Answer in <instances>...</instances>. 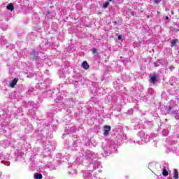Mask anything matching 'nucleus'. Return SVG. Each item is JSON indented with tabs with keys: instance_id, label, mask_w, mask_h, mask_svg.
<instances>
[{
	"instance_id": "1",
	"label": "nucleus",
	"mask_w": 179,
	"mask_h": 179,
	"mask_svg": "<svg viewBox=\"0 0 179 179\" xmlns=\"http://www.w3.org/2000/svg\"><path fill=\"white\" fill-rule=\"evenodd\" d=\"M83 156L84 157V159L86 160L87 163H89L90 164L93 163V160L94 159H97V154L90 150H87L85 152H83Z\"/></svg>"
},
{
	"instance_id": "2",
	"label": "nucleus",
	"mask_w": 179,
	"mask_h": 179,
	"mask_svg": "<svg viewBox=\"0 0 179 179\" xmlns=\"http://www.w3.org/2000/svg\"><path fill=\"white\" fill-rule=\"evenodd\" d=\"M138 136L141 138L142 142H145V143H148V142H150V135L145 134L143 131H140L137 134Z\"/></svg>"
},
{
	"instance_id": "3",
	"label": "nucleus",
	"mask_w": 179,
	"mask_h": 179,
	"mask_svg": "<svg viewBox=\"0 0 179 179\" xmlns=\"http://www.w3.org/2000/svg\"><path fill=\"white\" fill-rule=\"evenodd\" d=\"M161 129L164 128L162 131V136H167L169 134H170V129H171V127L169 124H160Z\"/></svg>"
},
{
	"instance_id": "4",
	"label": "nucleus",
	"mask_w": 179,
	"mask_h": 179,
	"mask_svg": "<svg viewBox=\"0 0 179 179\" xmlns=\"http://www.w3.org/2000/svg\"><path fill=\"white\" fill-rule=\"evenodd\" d=\"M0 160H1V163H3V164H4L5 166H9V164H10V163L8 162V160H9V156L3 155L1 151Z\"/></svg>"
},
{
	"instance_id": "5",
	"label": "nucleus",
	"mask_w": 179,
	"mask_h": 179,
	"mask_svg": "<svg viewBox=\"0 0 179 179\" xmlns=\"http://www.w3.org/2000/svg\"><path fill=\"white\" fill-rule=\"evenodd\" d=\"M161 169L162 170V174L164 177H167L169 176V164L164 163L161 166Z\"/></svg>"
},
{
	"instance_id": "6",
	"label": "nucleus",
	"mask_w": 179,
	"mask_h": 179,
	"mask_svg": "<svg viewBox=\"0 0 179 179\" xmlns=\"http://www.w3.org/2000/svg\"><path fill=\"white\" fill-rule=\"evenodd\" d=\"M173 110H171L169 106H165L162 108V113L164 115H167V114H173Z\"/></svg>"
},
{
	"instance_id": "7",
	"label": "nucleus",
	"mask_w": 179,
	"mask_h": 179,
	"mask_svg": "<svg viewBox=\"0 0 179 179\" xmlns=\"http://www.w3.org/2000/svg\"><path fill=\"white\" fill-rule=\"evenodd\" d=\"M133 124H135L134 125V129H141V120L138 118H135L132 120Z\"/></svg>"
},
{
	"instance_id": "8",
	"label": "nucleus",
	"mask_w": 179,
	"mask_h": 179,
	"mask_svg": "<svg viewBox=\"0 0 179 179\" xmlns=\"http://www.w3.org/2000/svg\"><path fill=\"white\" fill-rule=\"evenodd\" d=\"M110 131H111V127L108 125L103 127V135H105V136L110 135Z\"/></svg>"
},
{
	"instance_id": "9",
	"label": "nucleus",
	"mask_w": 179,
	"mask_h": 179,
	"mask_svg": "<svg viewBox=\"0 0 179 179\" xmlns=\"http://www.w3.org/2000/svg\"><path fill=\"white\" fill-rule=\"evenodd\" d=\"M85 160V157L83 155H80V157H77L76 161H75V163L76 164H82V163H83Z\"/></svg>"
},
{
	"instance_id": "10",
	"label": "nucleus",
	"mask_w": 179,
	"mask_h": 179,
	"mask_svg": "<svg viewBox=\"0 0 179 179\" xmlns=\"http://www.w3.org/2000/svg\"><path fill=\"white\" fill-rule=\"evenodd\" d=\"M133 76H134V74H130L129 76H122V80H124V82H129V80L132 79Z\"/></svg>"
},
{
	"instance_id": "11",
	"label": "nucleus",
	"mask_w": 179,
	"mask_h": 179,
	"mask_svg": "<svg viewBox=\"0 0 179 179\" xmlns=\"http://www.w3.org/2000/svg\"><path fill=\"white\" fill-rule=\"evenodd\" d=\"M34 129L33 124H28L25 128V134H30Z\"/></svg>"
},
{
	"instance_id": "12",
	"label": "nucleus",
	"mask_w": 179,
	"mask_h": 179,
	"mask_svg": "<svg viewBox=\"0 0 179 179\" xmlns=\"http://www.w3.org/2000/svg\"><path fill=\"white\" fill-rule=\"evenodd\" d=\"M31 56L34 59H38V52L32 50L31 52Z\"/></svg>"
},
{
	"instance_id": "13",
	"label": "nucleus",
	"mask_w": 179,
	"mask_h": 179,
	"mask_svg": "<svg viewBox=\"0 0 179 179\" xmlns=\"http://www.w3.org/2000/svg\"><path fill=\"white\" fill-rule=\"evenodd\" d=\"M168 106L171 108L172 111H174V108L177 107V103H176V101L171 100Z\"/></svg>"
},
{
	"instance_id": "14",
	"label": "nucleus",
	"mask_w": 179,
	"mask_h": 179,
	"mask_svg": "<svg viewBox=\"0 0 179 179\" xmlns=\"http://www.w3.org/2000/svg\"><path fill=\"white\" fill-rule=\"evenodd\" d=\"M19 82V78H14L10 83V87H15L16 86V83Z\"/></svg>"
},
{
	"instance_id": "15",
	"label": "nucleus",
	"mask_w": 179,
	"mask_h": 179,
	"mask_svg": "<svg viewBox=\"0 0 179 179\" xmlns=\"http://www.w3.org/2000/svg\"><path fill=\"white\" fill-rule=\"evenodd\" d=\"M93 167L94 170H96V169H100V167H101V164L99 161H95L94 162Z\"/></svg>"
},
{
	"instance_id": "16",
	"label": "nucleus",
	"mask_w": 179,
	"mask_h": 179,
	"mask_svg": "<svg viewBox=\"0 0 179 179\" xmlns=\"http://www.w3.org/2000/svg\"><path fill=\"white\" fill-rule=\"evenodd\" d=\"M171 114L173 115V117H174L176 120H179V110L172 112Z\"/></svg>"
},
{
	"instance_id": "17",
	"label": "nucleus",
	"mask_w": 179,
	"mask_h": 179,
	"mask_svg": "<svg viewBox=\"0 0 179 179\" xmlns=\"http://www.w3.org/2000/svg\"><path fill=\"white\" fill-rule=\"evenodd\" d=\"M150 82L151 83H155L156 82H157V75L151 76Z\"/></svg>"
},
{
	"instance_id": "18",
	"label": "nucleus",
	"mask_w": 179,
	"mask_h": 179,
	"mask_svg": "<svg viewBox=\"0 0 179 179\" xmlns=\"http://www.w3.org/2000/svg\"><path fill=\"white\" fill-rule=\"evenodd\" d=\"M82 66L84 69H89L90 66H89V64H87V62L84 61L82 64Z\"/></svg>"
},
{
	"instance_id": "19",
	"label": "nucleus",
	"mask_w": 179,
	"mask_h": 179,
	"mask_svg": "<svg viewBox=\"0 0 179 179\" xmlns=\"http://www.w3.org/2000/svg\"><path fill=\"white\" fill-rule=\"evenodd\" d=\"M47 167L49 168L50 170H55V165L52 164L51 162L47 164Z\"/></svg>"
},
{
	"instance_id": "20",
	"label": "nucleus",
	"mask_w": 179,
	"mask_h": 179,
	"mask_svg": "<svg viewBox=\"0 0 179 179\" xmlns=\"http://www.w3.org/2000/svg\"><path fill=\"white\" fill-rule=\"evenodd\" d=\"M34 179H42L43 175L41 173H36L34 176Z\"/></svg>"
},
{
	"instance_id": "21",
	"label": "nucleus",
	"mask_w": 179,
	"mask_h": 179,
	"mask_svg": "<svg viewBox=\"0 0 179 179\" xmlns=\"http://www.w3.org/2000/svg\"><path fill=\"white\" fill-rule=\"evenodd\" d=\"M8 10H10L11 12H13V10H15V7H13V4H12V3H9L7 6H6Z\"/></svg>"
},
{
	"instance_id": "22",
	"label": "nucleus",
	"mask_w": 179,
	"mask_h": 179,
	"mask_svg": "<svg viewBox=\"0 0 179 179\" xmlns=\"http://www.w3.org/2000/svg\"><path fill=\"white\" fill-rule=\"evenodd\" d=\"M173 178L174 179H178L179 178L178 171H177V169H174V171H173Z\"/></svg>"
},
{
	"instance_id": "23",
	"label": "nucleus",
	"mask_w": 179,
	"mask_h": 179,
	"mask_svg": "<svg viewBox=\"0 0 179 179\" xmlns=\"http://www.w3.org/2000/svg\"><path fill=\"white\" fill-rule=\"evenodd\" d=\"M178 43V39H173L171 41V47H174Z\"/></svg>"
},
{
	"instance_id": "24",
	"label": "nucleus",
	"mask_w": 179,
	"mask_h": 179,
	"mask_svg": "<svg viewBox=\"0 0 179 179\" xmlns=\"http://www.w3.org/2000/svg\"><path fill=\"white\" fill-rule=\"evenodd\" d=\"M25 155H26V154H24V152H22V150H18L17 151V156L19 157H23Z\"/></svg>"
},
{
	"instance_id": "25",
	"label": "nucleus",
	"mask_w": 179,
	"mask_h": 179,
	"mask_svg": "<svg viewBox=\"0 0 179 179\" xmlns=\"http://www.w3.org/2000/svg\"><path fill=\"white\" fill-rule=\"evenodd\" d=\"M148 94H150L151 96H153L155 94V91L152 88L148 89Z\"/></svg>"
},
{
	"instance_id": "26",
	"label": "nucleus",
	"mask_w": 179,
	"mask_h": 179,
	"mask_svg": "<svg viewBox=\"0 0 179 179\" xmlns=\"http://www.w3.org/2000/svg\"><path fill=\"white\" fill-rule=\"evenodd\" d=\"M57 107L61 108V107H64V103H62V102H57Z\"/></svg>"
},
{
	"instance_id": "27",
	"label": "nucleus",
	"mask_w": 179,
	"mask_h": 179,
	"mask_svg": "<svg viewBox=\"0 0 179 179\" xmlns=\"http://www.w3.org/2000/svg\"><path fill=\"white\" fill-rule=\"evenodd\" d=\"M176 141H177V136L172 137V141H171V143H169L170 145H173V142H174V143H175Z\"/></svg>"
},
{
	"instance_id": "28",
	"label": "nucleus",
	"mask_w": 179,
	"mask_h": 179,
	"mask_svg": "<svg viewBox=\"0 0 179 179\" xmlns=\"http://www.w3.org/2000/svg\"><path fill=\"white\" fill-rule=\"evenodd\" d=\"M108 5H110V2L106 1L105 3H103L102 8H108Z\"/></svg>"
},
{
	"instance_id": "29",
	"label": "nucleus",
	"mask_w": 179,
	"mask_h": 179,
	"mask_svg": "<svg viewBox=\"0 0 179 179\" xmlns=\"http://www.w3.org/2000/svg\"><path fill=\"white\" fill-rule=\"evenodd\" d=\"M0 43L2 45H6V41L4 39H1Z\"/></svg>"
},
{
	"instance_id": "30",
	"label": "nucleus",
	"mask_w": 179,
	"mask_h": 179,
	"mask_svg": "<svg viewBox=\"0 0 179 179\" xmlns=\"http://www.w3.org/2000/svg\"><path fill=\"white\" fill-rule=\"evenodd\" d=\"M150 139H152L153 138H156L157 136V135L155 133H152L150 134Z\"/></svg>"
},
{
	"instance_id": "31",
	"label": "nucleus",
	"mask_w": 179,
	"mask_h": 179,
	"mask_svg": "<svg viewBox=\"0 0 179 179\" xmlns=\"http://www.w3.org/2000/svg\"><path fill=\"white\" fill-rule=\"evenodd\" d=\"M69 174H71V175L78 174V171H76V169H75L73 172L69 171Z\"/></svg>"
},
{
	"instance_id": "32",
	"label": "nucleus",
	"mask_w": 179,
	"mask_h": 179,
	"mask_svg": "<svg viewBox=\"0 0 179 179\" xmlns=\"http://www.w3.org/2000/svg\"><path fill=\"white\" fill-rule=\"evenodd\" d=\"M31 106L34 110H36V103H34V102L31 101Z\"/></svg>"
},
{
	"instance_id": "33",
	"label": "nucleus",
	"mask_w": 179,
	"mask_h": 179,
	"mask_svg": "<svg viewBox=\"0 0 179 179\" xmlns=\"http://www.w3.org/2000/svg\"><path fill=\"white\" fill-rule=\"evenodd\" d=\"M162 2V0H154L153 1V3H155V5H157V3Z\"/></svg>"
},
{
	"instance_id": "34",
	"label": "nucleus",
	"mask_w": 179,
	"mask_h": 179,
	"mask_svg": "<svg viewBox=\"0 0 179 179\" xmlns=\"http://www.w3.org/2000/svg\"><path fill=\"white\" fill-rule=\"evenodd\" d=\"M175 69H176V67H174V66H169V69H170L171 72H173V71H174Z\"/></svg>"
},
{
	"instance_id": "35",
	"label": "nucleus",
	"mask_w": 179,
	"mask_h": 179,
	"mask_svg": "<svg viewBox=\"0 0 179 179\" xmlns=\"http://www.w3.org/2000/svg\"><path fill=\"white\" fill-rule=\"evenodd\" d=\"M33 76H34V75L33 73H29L28 76H27V78H33Z\"/></svg>"
},
{
	"instance_id": "36",
	"label": "nucleus",
	"mask_w": 179,
	"mask_h": 179,
	"mask_svg": "<svg viewBox=\"0 0 179 179\" xmlns=\"http://www.w3.org/2000/svg\"><path fill=\"white\" fill-rule=\"evenodd\" d=\"M91 101H94V103H97V101H99L96 100L95 97H92V98H91Z\"/></svg>"
},
{
	"instance_id": "37",
	"label": "nucleus",
	"mask_w": 179,
	"mask_h": 179,
	"mask_svg": "<svg viewBox=\"0 0 179 179\" xmlns=\"http://www.w3.org/2000/svg\"><path fill=\"white\" fill-rule=\"evenodd\" d=\"M102 148H103V150L104 153H107L108 152L107 148H106V147H102Z\"/></svg>"
},
{
	"instance_id": "38",
	"label": "nucleus",
	"mask_w": 179,
	"mask_h": 179,
	"mask_svg": "<svg viewBox=\"0 0 179 179\" xmlns=\"http://www.w3.org/2000/svg\"><path fill=\"white\" fill-rule=\"evenodd\" d=\"M131 16H136V13L131 11Z\"/></svg>"
},
{
	"instance_id": "39",
	"label": "nucleus",
	"mask_w": 179,
	"mask_h": 179,
	"mask_svg": "<svg viewBox=\"0 0 179 179\" xmlns=\"http://www.w3.org/2000/svg\"><path fill=\"white\" fill-rule=\"evenodd\" d=\"M147 124H148V125H153V122H152L147 121Z\"/></svg>"
},
{
	"instance_id": "40",
	"label": "nucleus",
	"mask_w": 179,
	"mask_h": 179,
	"mask_svg": "<svg viewBox=\"0 0 179 179\" xmlns=\"http://www.w3.org/2000/svg\"><path fill=\"white\" fill-rule=\"evenodd\" d=\"M92 52L93 54H96L97 52V49H93Z\"/></svg>"
},
{
	"instance_id": "41",
	"label": "nucleus",
	"mask_w": 179,
	"mask_h": 179,
	"mask_svg": "<svg viewBox=\"0 0 179 179\" xmlns=\"http://www.w3.org/2000/svg\"><path fill=\"white\" fill-rule=\"evenodd\" d=\"M134 113V110L132 109L128 110V114H132Z\"/></svg>"
},
{
	"instance_id": "42",
	"label": "nucleus",
	"mask_w": 179,
	"mask_h": 179,
	"mask_svg": "<svg viewBox=\"0 0 179 179\" xmlns=\"http://www.w3.org/2000/svg\"><path fill=\"white\" fill-rule=\"evenodd\" d=\"M73 148H76V146H78V143L74 142V143L73 144Z\"/></svg>"
},
{
	"instance_id": "43",
	"label": "nucleus",
	"mask_w": 179,
	"mask_h": 179,
	"mask_svg": "<svg viewBox=\"0 0 179 179\" xmlns=\"http://www.w3.org/2000/svg\"><path fill=\"white\" fill-rule=\"evenodd\" d=\"M117 39L118 40H122V36L120 35V36H117Z\"/></svg>"
},
{
	"instance_id": "44",
	"label": "nucleus",
	"mask_w": 179,
	"mask_h": 179,
	"mask_svg": "<svg viewBox=\"0 0 179 179\" xmlns=\"http://www.w3.org/2000/svg\"><path fill=\"white\" fill-rule=\"evenodd\" d=\"M1 29H2L3 30H6V29H8V27H7L6 26H5V27H1Z\"/></svg>"
},
{
	"instance_id": "45",
	"label": "nucleus",
	"mask_w": 179,
	"mask_h": 179,
	"mask_svg": "<svg viewBox=\"0 0 179 179\" xmlns=\"http://www.w3.org/2000/svg\"><path fill=\"white\" fill-rule=\"evenodd\" d=\"M0 178H2V172H0Z\"/></svg>"
},
{
	"instance_id": "46",
	"label": "nucleus",
	"mask_w": 179,
	"mask_h": 179,
	"mask_svg": "<svg viewBox=\"0 0 179 179\" xmlns=\"http://www.w3.org/2000/svg\"><path fill=\"white\" fill-rule=\"evenodd\" d=\"M154 65H155V66H157V63L154 62Z\"/></svg>"
},
{
	"instance_id": "47",
	"label": "nucleus",
	"mask_w": 179,
	"mask_h": 179,
	"mask_svg": "<svg viewBox=\"0 0 179 179\" xmlns=\"http://www.w3.org/2000/svg\"><path fill=\"white\" fill-rule=\"evenodd\" d=\"M171 15H174V11L171 12Z\"/></svg>"
},
{
	"instance_id": "48",
	"label": "nucleus",
	"mask_w": 179,
	"mask_h": 179,
	"mask_svg": "<svg viewBox=\"0 0 179 179\" xmlns=\"http://www.w3.org/2000/svg\"><path fill=\"white\" fill-rule=\"evenodd\" d=\"M169 92L170 93H171V92H173V90H169Z\"/></svg>"
},
{
	"instance_id": "49",
	"label": "nucleus",
	"mask_w": 179,
	"mask_h": 179,
	"mask_svg": "<svg viewBox=\"0 0 179 179\" xmlns=\"http://www.w3.org/2000/svg\"><path fill=\"white\" fill-rule=\"evenodd\" d=\"M113 0H108V2H112Z\"/></svg>"
},
{
	"instance_id": "50",
	"label": "nucleus",
	"mask_w": 179,
	"mask_h": 179,
	"mask_svg": "<svg viewBox=\"0 0 179 179\" xmlns=\"http://www.w3.org/2000/svg\"><path fill=\"white\" fill-rule=\"evenodd\" d=\"M166 20H169V17L166 16Z\"/></svg>"
},
{
	"instance_id": "51",
	"label": "nucleus",
	"mask_w": 179,
	"mask_h": 179,
	"mask_svg": "<svg viewBox=\"0 0 179 179\" xmlns=\"http://www.w3.org/2000/svg\"><path fill=\"white\" fill-rule=\"evenodd\" d=\"M111 145H113V143H110V146H111Z\"/></svg>"
},
{
	"instance_id": "52",
	"label": "nucleus",
	"mask_w": 179,
	"mask_h": 179,
	"mask_svg": "<svg viewBox=\"0 0 179 179\" xmlns=\"http://www.w3.org/2000/svg\"><path fill=\"white\" fill-rule=\"evenodd\" d=\"M63 136H65V133H64V134H63Z\"/></svg>"
},
{
	"instance_id": "53",
	"label": "nucleus",
	"mask_w": 179,
	"mask_h": 179,
	"mask_svg": "<svg viewBox=\"0 0 179 179\" xmlns=\"http://www.w3.org/2000/svg\"><path fill=\"white\" fill-rule=\"evenodd\" d=\"M115 145H117V143H115Z\"/></svg>"
},
{
	"instance_id": "54",
	"label": "nucleus",
	"mask_w": 179,
	"mask_h": 179,
	"mask_svg": "<svg viewBox=\"0 0 179 179\" xmlns=\"http://www.w3.org/2000/svg\"><path fill=\"white\" fill-rule=\"evenodd\" d=\"M166 141H169V138H167Z\"/></svg>"
}]
</instances>
